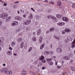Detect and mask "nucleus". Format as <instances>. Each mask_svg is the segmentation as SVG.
Here are the masks:
<instances>
[{
    "instance_id": "59",
    "label": "nucleus",
    "mask_w": 75,
    "mask_h": 75,
    "mask_svg": "<svg viewBox=\"0 0 75 75\" xmlns=\"http://www.w3.org/2000/svg\"><path fill=\"white\" fill-rule=\"evenodd\" d=\"M73 44H75V39L74 40V41H73V42H72Z\"/></svg>"
},
{
    "instance_id": "54",
    "label": "nucleus",
    "mask_w": 75,
    "mask_h": 75,
    "mask_svg": "<svg viewBox=\"0 0 75 75\" xmlns=\"http://www.w3.org/2000/svg\"><path fill=\"white\" fill-rule=\"evenodd\" d=\"M7 4H6V3L4 4V5H3L4 6H7Z\"/></svg>"
},
{
    "instance_id": "45",
    "label": "nucleus",
    "mask_w": 75,
    "mask_h": 75,
    "mask_svg": "<svg viewBox=\"0 0 75 75\" xmlns=\"http://www.w3.org/2000/svg\"><path fill=\"white\" fill-rule=\"evenodd\" d=\"M50 32V31L49 30H46V34H47Z\"/></svg>"
},
{
    "instance_id": "53",
    "label": "nucleus",
    "mask_w": 75,
    "mask_h": 75,
    "mask_svg": "<svg viewBox=\"0 0 75 75\" xmlns=\"http://www.w3.org/2000/svg\"><path fill=\"white\" fill-rule=\"evenodd\" d=\"M31 9L33 11H35V10H34V9H33V8H31Z\"/></svg>"
},
{
    "instance_id": "31",
    "label": "nucleus",
    "mask_w": 75,
    "mask_h": 75,
    "mask_svg": "<svg viewBox=\"0 0 75 75\" xmlns=\"http://www.w3.org/2000/svg\"><path fill=\"white\" fill-rule=\"evenodd\" d=\"M32 40L34 42H35L36 40V39L35 37H33Z\"/></svg>"
},
{
    "instance_id": "33",
    "label": "nucleus",
    "mask_w": 75,
    "mask_h": 75,
    "mask_svg": "<svg viewBox=\"0 0 75 75\" xmlns=\"http://www.w3.org/2000/svg\"><path fill=\"white\" fill-rule=\"evenodd\" d=\"M52 16H51L50 15H48L47 16V18L48 19H50L51 18V17H52Z\"/></svg>"
},
{
    "instance_id": "5",
    "label": "nucleus",
    "mask_w": 75,
    "mask_h": 75,
    "mask_svg": "<svg viewBox=\"0 0 75 75\" xmlns=\"http://www.w3.org/2000/svg\"><path fill=\"white\" fill-rule=\"evenodd\" d=\"M18 24V22L17 21H13L11 25L12 26H15Z\"/></svg>"
},
{
    "instance_id": "1",
    "label": "nucleus",
    "mask_w": 75,
    "mask_h": 75,
    "mask_svg": "<svg viewBox=\"0 0 75 75\" xmlns=\"http://www.w3.org/2000/svg\"><path fill=\"white\" fill-rule=\"evenodd\" d=\"M8 16V14L6 13H3L0 15V17L2 19H6Z\"/></svg>"
},
{
    "instance_id": "13",
    "label": "nucleus",
    "mask_w": 75,
    "mask_h": 75,
    "mask_svg": "<svg viewBox=\"0 0 75 75\" xmlns=\"http://www.w3.org/2000/svg\"><path fill=\"white\" fill-rule=\"evenodd\" d=\"M54 37L55 39H56V41H59L60 40L59 37V36H55Z\"/></svg>"
},
{
    "instance_id": "9",
    "label": "nucleus",
    "mask_w": 75,
    "mask_h": 75,
    "mask_svg": "<svg viewBox=\"0 0 75 75\" xmlns=\"http://www.w3.org/2000/svg\"><path fill=\"white\" fill-rule=\"evenodd\" d=\"M62 20L63 21H65L66 22H68L69 21L68 19L67 18L65 17H63Z\"/></svg>"
},
{
    "instance_id": "19",
    "label": "nucleus",
    "mask_w": 75,
    "mask_h": 75,
    "mask_svg": "<svg viewBox=\"0 0 75 75\" xmlns=\"http://www.w3.org/2000/svg\"><path fill=\"white\" fill-rule=\"evenodd\" d=\"M26 74V71L25 70H23L21 72V75H25Z\"/></svg>"
},
{
    "instance_id": "50",
    "label": "nucleus",
    "mask_w": 75,
    "mask_h": 75,
    "mask_svg": "<svg viewBox=\"0 0 75 75\" xmlns=\"http://www.w3.org/2000/svg\"><path fill=\"white\" fill-rule=\"evenodd\" d=\"M51 59H47V62H49V61H51Z\"/></svg>"
},
{
    "instance_id": "3",
    "label": "nucleus",
    "mask_w": 75,
    "mask_h": 75,
    "mask_svg": "<svg viewBox=\"0 0 75 75\" xmlns=\"http://www.w3.org/2000/svg\"><path fill=\"white\" fill-rule=\"evenodd\" d=\"M15 19L18 21H22L23 18L21 17L16 16L15 17Z\"/></svg>"
},
{
    "instance_id": "42",
    "label": "nucleus",
    "mask_w": 75,
    "mask_h": 75,
    "mask_svg": "<svg viewBox=\"0 0 75 75\" xmlns=\"http://www.w3.org/2000/svg\"><path fill=\"white\" fill-rule=\"evenodd\" d=\"M60 23H61V26L64 25L65 24V23L63 22H61Z\"/></svg>"
},
{
    "instance_id": "38",
    "label": "nucleus",
    "mask_w": 75,
    "mask_h": 75,
    "mask_svg": "<svg viewBox=\"0 0 75 75\" xmlns=\"http://www.w3.org/2000/svg\"><path fill=\"white\" fill-rule=\"evenodd\" d=\"M33 64L34 65H37L38 64V62L36 61L34 62Z\"/></svg>"
},
{
    "instance_id": "20",
    "label": "nucleus",
    "mask_w": 75,
    "mask_h": 75,
    "mask_svg": "<svg viewBox=\"0 0 75 75\" xmlns=\"http://www.w3.org/2000/svg\"><path fill=\"white\" fill-rule=\"evenodd\" d=\"M4 40V38H0V43L2 42Z\"/></svg>"
},
{
    "instance_id": "23",
    "label": "nucleus",
    "mask_w": 75,
    "mask_h": 75,
    "mask_svg": "<svg viewBox=\"0 0 75 75\" xmlns=\"http://www.w3.org/2000/svg\"><path fill=\"white\" fill-rule=\"evenodd\" d=\"M22 40V38H18L17 39V41L18 42H20Z\"/></svg>"
},
{
    "instance_id": "41",
    "label": "nucleus",
    "mask_w": 75,
    "mask_h": 75,
    "mask_svg": "<svg viewBox=\"0 0 75 75\" xmlns=\"http://www.w3.org/2000/svg\"><path fill=\"white\" fill-rule=\"evenodd\" d=\"M57 25L59 26H61V23H57Z\"/></svg>"
},
{
    "instance_id": "51",
    "label": "nucleus",
    "mask_w": 75,
    "mask_h": 75,
    "mask_svg": "<svg viewBox=\"0 0 75 75\" xmlns=\"http://www.w3.org/2000/svg\"><path fill=\"white\" fill-rule=\"evenodd\" d=\"M25 30L26 31H28L29 30V29L28 28H25Z\"/></svg>"
},
{
    "instance_id": "2",
    "label": "nucleus",
    "mask_w": 75,
    "mask_h": 75,
    "mask_svg": "<svg viewBox=\"0 0 75 75\" xmlns=\"http://www.w3.org/2000/svg\"><path fill=\"white\" fill-rule=\"evenodd\" d=\"M31 22L30 20H28L27 21H24L23 22V24L24 25H27L29 24Z\"/></svg>"
},
{
    "instance_id": "35",
    "label": "nucleus",
    "mask_w": 75,
    "mask_h": 75,
    "mask_svg": "<svg viewBox=\"0 0 75 75\" xmlns=\"http://www.w3.org/2000/svg\"><path fill=\"white\" fill-rule=\"evenodd\" d=\"M41 60V62H43L45 63L46 62L45 60L44 59H42Z\"/></svg>"
},
{
    "instance_id": "18",
    "label": "nucleus",
    "mask_w": 75,
    "mask_h": 75,
    "mask_svg": "<svg viewBox=\"0 0 75 75\" xmlns=\"http://www.w3.org/2000/svg\"><path fill=\"white\" fill-rule=\"evenodd\" d=\"M55 30V28L52 27L50 28V29L49 30V31L50 32H52L54 31Z\"/></svg>"
},
{
    "instance_id": "34",
    "label": "nucleus",
    "mask_w": 75,
    "mask_h": 75,
    "mask_svg": "<svg viewBox=\"0 0 75 75\" xmlns=\"http://www.w3.org/2000/svg\"><path fill=\"white\" fill-rule=\"evenodd\" d=\"M32 50V47H30L29 50H28V52H30V51H31Z\"/></svg>"
},
{
    "instance_id": "36",
    "label": "nucleus",
    "mask_w": 75,
    "mask_h": 75,
    "mask_svg": "<svg viewBox=\"0 0 75 75\" xmlns=\"http://www.w3.org/2000/svg\"><path fill=\"white\" fill-rule=\"evenodd\" d=\"M69 40H68L67 39L64 40V42H66V43H67L69 41Z\"/></svg>"
},
{
    "instance_id": "25",
    "label": "nucleus",
    "mask_w": 75,
    "mask_h": 75,
    "mask_svg": "<svg viewBox=\"0 0 75 75\" xmlns=\"http://www.w3.org/2000/svg\"><path fill=\"white\" fill-rule=\"evenodd\" d=\"M39 59L40 60L44 59V57L43 55H42L40 57H39Z\"/></svg>"
},
{
    "instance_id": "56",
    "label": "nucleus",
    "mask_w": 75,
    "mask_h": 75,
    "mask_svg": "<svg viewBox=\"0 0 75 75\" xmlns=\"http://www.w3.org/2000/svg\"><path fill=\"white\" fill-rule=\"evenodd\" d=\"M45 69V67H43L42 68V69L43 70H44Z\"/></svg>"
},
{
    "instance_id": "22",
    "label": "nucleus",
    "mask_w": 75,
    "mask_h": 75,
    "mask_svg": "<svg viewBox=\"0 0 75 75\" xmlns=\"http://www.w3.org/2000/svg\"><path fill=\"white\" fill-rule=\"evenodd\" d=\"M16 44V42L14 41H13L11 42V45L12 46H14Z\"/></svg>"
},
{
    "instance_id": "21",
    "label": "nucleus",
    "mask_w": 75,
    "mask_h": 75,
    "mask_svg": "<svg viewBox=\"0 0 75 75\" xmlns=\"http://www.w3.org/2000/svg\"><path fill=\"white\" fill-rule=\"evenodd\" d=\"M6 54L8 55H11L12 54V53L11 51H8L6 52Z\"/></svg>"
},
{
    "instance_id": "27",
    "label": "nucleus",
    "mask_w": 75,
    "mask_h": 75,
    "mask_svg": "<svg viewBox=\"0 0 75 75\" xmlns=\"http://www.w3.org/2000/svg\"><path fill=\"white\" fill-rule=\"evenodd\" d=\"M67 39H68V40H69V41L72 40V38L70 36H68V37H67Z\"/></svg>"
},
{
    "instance_id": "55",
    "label": "nucleus",
    "mask_w": 75,
    "mask_h": 75,
    "mask_svg": "<svg viewBox=\"0 0 75 75\" xmlns=\"http://www.w3.org/2000/svg\"><path fill=\"white\" fill-rule=\"evenodd\" d=\"M71 47H74V44H73V45H71Z\"/></svg>"
},
{
    "instance_id": "58",
    "label": "nucleus",
    "mask_w": 75,
    "mask_h": 75,
    "mask_svg": "<svg viewBox=\"0 0 75 75\" xmlns=\"http://www.w3.org/2000/svg\"><path fill=\"white\" fill-rule=\"evenodd\" d=\"M50 48L51 49L52 48V44H51V45H50Z\"/></svg>"
},
{
    "instance_id": "26",
    "label": "nucleus",
    "mask_w": 75,
    "mask_h": 75,
    "mask_svg": "<svg viewBox=\"0 0 75 75\" xmlns=\"http://www.w3.org/2000/svg\"><path fill=\"white\" fill-rule=\"evenodd\" d=\"M61 1H58V2H57V6H58L59 7H60V8H61Z\"/></svg>"
},
{
    "instance_id": "11",
    "label": "nucleus",
    "mask_w": 75,
    "mask_h": 75,
    "mask_svg": "<svg viewBox=\"0 0 75 75\" xmlns=\"http://www.w3.org/2000/svg\"><path fill=\"white\" fill-rule=\"evenodd\" d=\"M43 40V37L42 36L40 37V38L39 40V43H41Z\"/></svg>"
},
{
    "instance_id": "15",
    "label": "nucleus",
    "mask_w": 75,
    "mask_h": 75,
    "mask_svg": "<svg viewBox=\"0 0 75 75\" xmlns=\"http://www.w3.org/2000/svg\"><path fill=\"white\" fill-rule=\"evenodd\" d=\"M42 31V30L41 29H39L38 30V33H37V35H40V33H41V32Z\"/></svg>"
},
{
    "instance_id": "57",
    "label": "nucleus",
    "mask_w": 75,
    "mask_h": 75,
    "mask_svg": "<svg viewBox=\"0 0 75 75\" xmlns=\"http://www.w3.org/2000/svg\"><path fill=\"white\" fill-rule=\"evenodd\" d=\"M9 49L10 50H13V49H12V48H11V47H9Z\"/></svg>"
},
{
    "instance_id": "6",
    "label": "nucleus",
    "mask_w": 75,
    "mask_h": 75,
    "mask_svg": "<svg viewBox=\"0 0 75 75\" xmlns=\"http://www.w3.org/2000/svg\"><path fill=\"white\" fill-rule=\"evenodd\" d=\"M6 74L10 75L12 74V72L11 70H7L5 72Z\"/></svg>"
},
{
    "instance_id": "32",
    "label": "nucleus",
    "mask_w": 75,
    "mask_h": 75,
    "mask_svg": "<svg viewBox=\"0 0 75 75\" xmlns=\"http://www.w3.org/2000/svg\"><path fill=\"white\" fill-rule=\"evenodd\" d=\"M42 65V63L41 62L39 63V64H38V67H41Z\"/></svg>"
},
{
    "instance_id": "63",
    "label": "nucleus",
    "mask_w": 75,
    "mask_h": 75,
    "mask_svg": "<svg viewBox=\"0 0 75 75\" xmlns=\"http://www.w3.org/2000/svg\"><path fill=\"white\" fill-rule=\"evenodd\" d=\"M19 3V2L17 1H16L14 3Z\"/></svg>"
},
{
    "instance_id": "4",
    "label": "nucleus",
    "mask_w": 75,
    "mask_h": 75,
    "mask_svg": "<svg viewBox=\"0 0 75 75\" xmlns=\"http://www.w3.org/2000/svg\"><path fill=\"white\" fill-rule=\"evenodd\" d=\"M56 51L59 53H61L62 52V48H57L56 49Z\"/></svg>"
},
{
    "instance_id": "28",
    "label": "nucleus",
    "mask_w": 75,
    "mask_h": 75,
    "mask_svg": "<svg viewBox=\"0 0 75 75\" xmlns=\"http://www.w3.org/2000/svg\"><path fill=\"white\" fill-rule=\"evenodd\" d=\"M48 64L50 66H52L53 65V62H52L49 61L48 62Z\"/></svg>"
},
{
    "instance_id": "24",
    "label": "nucleus",
    "mask_w": 75,
    "mask_h": 75,
    "mask_svg": "<svg viewBox=\"0 0 75 75\" xmlns=\"http://www.w3.org/2000/svg\"><path fill=\"white\" fill-rule=\"evenodd\" d=\"M56 17L57 18L60 19L61 18V15L60 14L56 15Z\"/></svg>"
},
{
    "instance_id": "37",
    "label": "nucleus",
    "mask_w": 75,
    "mask_h": 75,
    "mask_svg": "<svg viewBox=\"0 0 75 75\" xmlns=\"http://www.w3.org/2000/svg\"><path fill=\"white\" fill-rule=\"evenodd\" d=\"M71 69L73 71H74L75 70V68L73 67H71Z\"/></svg>"
},
{
    "instance_id": "44",
    "label": "nucleus",
    "mask_w": 75,
    "mask_h": 75,
    "mask_svg": "<svg viewBox=\"0 0 75 75\" xmlns=\"http://www.w3.org/2000/svg\"><path fill=\"white\" fill-rule=\"evenodd\" d=\"M73 62V60H71L70 61V64H72Z\"/></svg>"
},
{
    "instance_id": "10",
    "label": "nucleus",
    "mask_w": 75,
    "mask_h": 75,
    "mask_svg": "<svg viewBox=\"0 0 75 75\" xmlns=\"http://www.w3.org/2000/svg\"><path fill=\"white\" fill-rule=\"evenodd\" d=\"M33 18V15L32 13H30V15L28 16V18L29 20H32Z\"/></svg>"
},
{
    "instance_id": "62",
    "label": "nucleus",
    "mask_w": 75,
    "mask_h": 75,
    "mask_svg": "<svg viewBox=\"0 0 75 75\" xmlns=\"http://www.w3.org/2000/svg\"><path fill=\"white\" fill-rule=\"evenodd\" d=\"M6 65L5 64H3V66L4 67H5L6 66Z\"/></svg>"
},
{
    "instance_id": "49",
    "label": "nucleus",
    "mask_w": 75,
    "mask_h": 75,
    "mask_svg": "<svg viewBox=\"0 0 75 75\" xmlns=\"http://www.w3.org/2000/svg\"><path fill=\"white\" fill-rule=\"evenodd\" d=\"M10 20H9V19H6V22H8L9 21H10Z\"/></svg>"
},
{
    "instance_id": "16",
    "label": "nucleus",
    "mask_w": 75,
    "mask_h": 75,
    "mask_svg": "<svg viewBox=\"0 0 75 75\" xmlns=\"http://www.w3.org/2000/svg\"><path fill=\"white\" fill-rule=\"evenodd\" d=\"M64 31L67 33H69L71 32V30L67 28L64 30Z\"/></svg>"
},
{
    "instance_id": "47",
    "label": "nucleus",
    "mask_w": 75,
    "mask_h": 75,
    "mask_svg": "<svg viewBox=\"0 0 75 75\" xmlns=\"http://www.w3.org/2000/svg\"><path fill=\"white\" fill-rule=\"evenodd\" d=\"M23 17L24 18H26V14L23 15Z\"/></svg>"
},
{
    "instance_id": "29",
    "label": "nucleus",
    "mask_w": 75,
    "mask_h": 75,
    "mask_svg": "<svg viewBox=\"0 0 75 75\" xmlns=\"http://www.w3.org/2000/svg\"><path fill=\"white\" fill-rule=\"evenodd\" d=\"M35 18H36L37 20H38L40 19V17L38 16L37 15L35 16Z\"/></svg>"
},
{
    "instance_id": "14",
    "label": "nucleus",
    "mask_w": 75,
    "mask_h": 75,
    "mask_svg": "<svg viewBox=\"0 0 75 75\" xmlns=\"http://www.w3.org/2000/svg\"><path fill=\"white\" fill-rule=\"evenodd\" d=\"M50 52L48 51H44V54L46 55H47L50 54Z\"/></svg>"
},
{
    "instance_id": "40",
    "label": "nucleus",
    "mask_w": 75,
    "mask_h": 75,
    "mask_svg": "<svg viewBox=\"0 0 75 75\" xmlns=\"http://www.w3.org/2000/svg\"><path fill=\"white\" fill-rule=\"evenodd\" d=\"M72 7L74 8L75 7V4H73L72 5Z\"/></svg>"
},
{
    "instance_id": "30",
    "label": "nucleus",
    "mask_w": 75,
    "mask_h": 75,
    "mask_svg": "<svg viewBox=\"0 0 75 75\" xmlns=\"http://www.w3.org/2000/svg\"><path fill=\"white\" fill-rule=\"evenodd\" d=\"M44 46H45V44H42V45H41L40 47V49H42L44 47Z\"/></svg>"
},
{
    "instance_id": "61",
    "label": "nucleus",
    "mask_w": 75,
    "mask_h": 75,
    "mask_svg": "<svg viewBox=\"0 0 75 75\" xmlns=\"http://www.w3.org/2000/svg\"><path fill=\"white\" fill-rule=\"evenodd\" d=\"M72 54H71V55H69V57H72Z\"/></svg>"
},
{
    "instance_id": "8",
    "label": "nucleus",
    "mask_w": 75,
    "mask_h": 75,
    "mask_svg": "<svg viewBox=\"0 0 75 75\" xmlns=\"http://www.w3.org/2000/svg\"><path fill=\"white\" fill-rule=\"evenodd\" d=\"M63 59L66 60H69L70 59V58L68 56H64L63 57Z\"/></svg>"
},
{
    "instance_id": "7",
    "label": "nucleus",
    "mask_w": 75,
    "mask_h": 75,
    "mask_svg": "<svg viewBox=\"0 0 75 75\" xmlns=\"http://www.w3.org/2000/svg\"><path fill=\"white\" fill-rule=\"evenodd\" d=\"M7 70H8V69L7 68H4V69H1L0 71L1 72L5 73Z\"/></svg>"
},
{
    "instance_id": "64",
    "label": "nucleus",
    "mask_w": 75,
    "mask_h": 75,
    "mask_svg": "<svg viewBox=\"0 0 75 75\" xmlns=\"http://www.w3.org/2000/svg\"><path fill=\"white\" fill-rule=\"evenodd\" d=\"M51 10L50 9H49V10H48V12H51Z\"/></svg>"
},
{
    "instance_id": "52",
    "label": "nucleus",
    "mask_w": 75,
    "mask_h": 75,
    "mask_svg": "<svg viewBox=\"0 0 75 75\" xmlns=\"http://www.w3.org/2000/svg\"><path fill=\"white\" fill-rule=\"evenodd\" d=\"M16 31L17 32H19L20 31V29H17Z\"/></svg>"
},
{
    "instance_id": "39",
    "label": "nucleus",
    "mask_w": 75,
    "mask_h": 75,
    "mask_svg": "<svg viewBox=\"0 0 75 75\" xmlns=\"http://www.w3.org/2000/svg\"><path fill=\"white\" fill-rule=\"evenodd\" d=\"M62 34L64 35V34H65L66 33L65 32V31H62Z\"/></svg>"
},
{
    "instance_id": "17",
    "label": "nucleus",
    "mask_w": 75,
    "mask_h": 75,
    "mask_svg": "<svg viewBox=\"0 0 75 75\" xmlns=\"http://www.w3.org/2000/svg\"><path fill=\"white\" fill-rule=\"evenodd\" d=\"M24 45V43L23 42H21V45H20V47L21 49L23 48Z\"/></svg>"
},
{
    "instance_id": "60",
    "label": "nucleus",
    "mask_w": 75,
    "mask_h": 75,
    "mask_svg": "<svg viewBox=\"0 0 75 75\" xmlns=\"http://www.w3.org/2000/svg\"><path fill=\"white\" fill-rule=\"evenodd\" d=\"M2 22L0 20V25H1V24H2Z\"/></svg>"
},
{
    "instance_id": "12",
    "label": "nucleus",
    "mask_w": 75,
    "mask_h": 75,
    "mask_svg": "<svg viewBox=\"0 0 75 75\" xmlns=\"http://www.w3.org/2000/svg\"><path fill=\"white\" fill-rule=\"evenodd\" d=\"M51 19L52 20H54L55 21V22H58V20H57L56 18L55 17L52 16L51 17Z\"/></svg>"
},
{
    "instance_id": "46",
    "label": "nucleus",
    "mask_w": 75,
    "mask_h": 75,
    "mask_svg": "<svg viewBox=\"0 0 75 75\" xmlns=\"http://www.w3.org/2000/svg\"><path fill=\"white\" fill-rule=\"evenodd\" d=\"M50 54L51 55H53L54 54V52H53L52 51H50Z\"/></svg>"
},
{
    "instance_id": "43",
    "label": "nucleus",
    "mask_w": 75,
    "mask_h": 75,
    "mask_svg": "<svg viewBox=\"0 0 75 75\" xmlns=\"http://www.w3.org/2000/svg\"><path fill=\"white\" fill-rule=\"evenodd\" d=\"M11 16H9L8 18H7L9 20H10L11 19Z\"/></svg>"
},
{
    "instance_id": "48",
    "label": "nucleus",
    "mask_w": 75,
    "mask_h": 75,
    "mask_svg": "<svg viewBox=\"0 0 75 75\" xmlns=\"http://www.w3.org/2000/svg\"><path fill=\"white\" fill-rule=\"evenodd\" d=\"M43 2H47H47H48V1H47V0H45V1H43Z\"/></svg>"
}]
</instances>
